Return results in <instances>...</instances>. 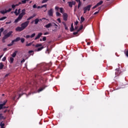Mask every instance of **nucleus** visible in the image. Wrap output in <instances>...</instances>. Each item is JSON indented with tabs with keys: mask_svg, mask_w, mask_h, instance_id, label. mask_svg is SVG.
Masks as SVG:
<instances>
[{
	"mask_svg": "<svg viewBox=\"0 0 128 128\" xmlns=\"http://www.w3.org/2000/svg\"><path fill=\"white\" fill-rule=\"evenodd\" d=\"M13 32H14L12 31H10L8 33V30L4 31L2 34H4V36L2 38V42H6V38H8Z\"/></svg>",
	"mask_w": 128,
	"mask_h": 128,
	"instance_id": "nucleus-1",
	"label": "nucleus"
},
{
	"mask_svg": "<svg viewBox=\"0 0 128 128\" xmlns=\"http://www.w3.org/2000/svg\"><path fill=\"white\" fill-rule=\"evenodd\" d=\"M120 74H122V71L119 70L118 69H116V72L115 73V74L116 76H120Z\"/></svg>",
	"mask_w": 128,
	"mask_h": 128,
	"instance_id": "nucleus-11",
	"label": "nucleus"
},
{
	"mask_svg": "<svg viewBox=\"0 0 128 128\" xmlns=\"http://www.w3.org/2000/svg\"><path fill=\"white\" fill-rule=\"evenodd\" d=\"M22 16H18L14 22V24H18V22L22 20Z\"/></svg>",
	"mask_w": 128,
	"mask_h": 128,
	"instance_id": "nucleus-9",
	"label": "nucleus"
},
{
	"mask_svg": "<svg viewBox=\"0 0 128 128\" xmlns=\"http://www.w3.org/2000/svg\"><path fill=\"white\" fill-rule=\"evenodd\" d=\"M6 56H4V57L2 58V62H6Z\"/></svg>",
	"mask_w": 128,
	"mask_h": 128,
	"instance_id": "nucleus-34",
	"label": "nucleus"
},
{
	"mask_svg": "<svg viewBox=\"0 0 128 128\" xmlns=\"http://www.w3.org/2000/svg\"><path fill=\"white\" fill-rule=\"evenodd\" d=\"M62 24H64V26H66V22H62Z\"/></svg>",
	"mask_w": 128,
	"mask_h": 128,
	"instance_id": "nucleus-61",
	"label": "nucleus"
},
{
	"mask_svg": "<svg viewBox=\"0 0 128 128\" xmlns=\"http://www.w3.org/2000/svg\"><path fill=\"white\" fill-rule=\"evenodd\" d=\"M34 36H36V33H34L31 36H30L31 38H34Z\"/></svg>",
	"mask_w": 128,
	"mask_h": 128,
	"instance_id": "nucleus-29",
	"label": "nucleus"
},
{
	"mask_svg": "<svg viewBox=\"0 0 128 128\" xmlns=\"http://www.w3.org/2000/svg\"><path fill=\"white\" fill-rule=\"evenodd\" d=\"M42 46V44H37L35 46V47L40 48V46Z\"/></svg>",
	"mask_w": 128,
	"mask_h": 128,
	"instance_id": "nucleus-30",
	"label": "nucleus"
},
{
	"mask_svg": "<svg viewBox=\"0 0 128 128\" xmlns=\"http://www.w3.org/2000/svg\"><path fill=\"white\" fill-rule=\"evenodd\" d=\"M74 24H71V28H70V32H74Z\"/></svg>",
	"mask_w": 128,
	"mask_h": 128,
	"instance_id": "nucleus-18",
	"label": "nucleus"
},
{
	"mask_svg": "<svg viewBox=\"0 0 128 128\" xmlns=\"http://www.w3.org/2000/svg\"><path fill=\"white\" fill-rule=\"evenodd\" d=\"M46 8V4L42 6L41 8Z\"/></svg>",
	"mask_w": 128,
	"mask_h": 128,
	"instance_id": "nucleus-46",
	"label": "nucleus"
},
{
	"mask_svg": "<svg viewBox=\"0 0 128 128\" xmlns=\"http://www.w3.org/2000/svg\"><path fill=\"white\" fill-rule=\"evenodd\" d=\"M16 32H22V30H24L22 27L21 26H18L16 28Z\"/></svg>",
	"mask_w": 128,
	"mask_h": 128,
	"instance_id": "nucleus-10",
	"label": "nucleus"
},
{
	"mask_svg": "<svg viewBox=\"0 0 128 128\" xmlns=\"http://www.w3.org/2000/svg\"><path fill=\"white\" fill-rule=\"evenodd\" d=\"M50 26H52V24L50 23H49L45 26V28H50Z\"/></svg>",
	"mask_w": 128,
	"mask_h": 128,
	"instance_id": "nucleus-17",
	"label": "nucleus"
},
{
	"mask_svg": "<svg viewBox=\"0 0 128 128\" xmlns=\"http://www.w3.org/2000/svg\"><path fill=\"white\" fill-rule=\"evenodd\" d=\"M82 6V2H80V0H78V8H80V7Z\"/></svg>",
	"mask_w": 128,
	"mask_h": 128,
	"instance_id": "nucleus-25",
	"label": "nucleus"
},
{
	"mask_svg": "<svg viewBox=\"0 0 128 128\" xmlns=\"http://www.w3.org/2000/svg\"><path fill=\"white\" fill-rule=\"evenodd\" d=\"M47 52H48V54H50V50L48 48L47 49Z\"/></svg>",
	"mask_w": 128,
	"mask_h": 128,
	"instance_id": "nucleus-63",
	"label": "nucleus"
},
{
	"mask_svg": "<svg viewBox=\"0 0 128 128\" xmlns=\"http://www.w3.org/2000/svg\"><path fill=\"white\" fill-rule=\"evenodd\" d=\"M14 58L13 57H10V64H12L14 62Z\"/></svg>",
	"mask_w": 128,
	"mask_h": 128,
	"instance_id": "nucleus-22",
	"label": "nucleus"
},
{
	"mask_svg": "<svg viewBox=\"0 0 128 128\" xmlns=\"http://www.w3.org/2000/svg\"><path fill=\"white\" fill-rule=\"evenodd\" d=\"M26 62V60L23 59L21 62V64H24V62Z\"/></svg>",
	"mask_w": 128,
	"mask_h": 128,
	"instance_id": "nucleus-47",
	"label": "nucleus"
},
{
	"mask_svg": "<svg viewBox=\"0 0 128 128\" xmlns=\"http://www.w3.org/2000/svg\"><path fill=\"white\" fill-rule=\"evenodd\" d=\"M26 0H24L22 1L21 4H26Z\"/></svg>",
	"mask_w": 128,
	"mask_h": 128,
	"instance_id": "nucleus-42",
	"label": "nucleus"
},
{
	"mask_svg": "<svg viewBox=\"0 0 128 128\" xmlns=\"http://www.w3.org/2000/svg\"><path fill=\"white\" fill-rule=\"evenodd\" d=\"M46 34H48V32H46L44 34V36H46Z\"/></svg>",
	"mask_w": 128,
	"mask_h": 128,
	"instance_id": "nucleus-62",
	"label": "nucleus"
},
{
	"mask_svg": "<svg viewBox=\"0 0 128 128\" xmlns=\"http://www.w3.org/2000/svg\"><path fill=\"white\" fill-rule=\"evenodd\" d=\"M12 10V8H10L8 10H4L0 11V14H6V12H10Z\"/></svg>",
	"mask_w": 128,
	"mask_h": 128,
	"instance_id": "nucleus-5",
	"label": "nucleus"
},
{
	"mask_svg": "<svg viewBox=\"0 0 128 128\" xmlns=\"http://www.w3.org/2000/svg\"><path fill=\"white\" fill-rule=\"evenodd\" d=\"M42 36V32L39 33L38 34L37 36H36L34 40H38V38H40V36Z\"/></svg>",
	"mask_w": 128,
	"mask_h": 128,
	"instance_id": "nucleus-12",
	"label": "nucleus"
},
{
	"mask_svg": "<svg viewBox=\"0 0 128 128\" xmlns=\"http://www.w3.org/2000/svg\"><path fill=\"white\" fill-rule=\"evenodd\" d=\"M46 88V86H43L42 87L40 88L38 90V92H42V90H44V88Z\"/></svg>",
	"mask_w": 128,
	"mask_h": 128,
	"instance_id": "nucleus-13",
	"label": "nucleus"
},
{
	"mask_svg": "<svg viewBox=\"0 0 128 128\" xmlns=\"http://www.w3.org/2000/svg\"><path fill=\"white\" fill-rule=\"evenodd\" d=\"M43 48H44V46H42L40 48H38L36 51L40 52V50H43Z\"/></svg>",
	"mask_w": 128,
	"mask_h": 128,
	"instance_id": "nucleus-26",
	"label": "nucleus"
},
{
	"mask_svg": "<svg viewBox=\"0 0 128 128\" xmlns=\"http://www.w3.org/2000/svg\"><path fill=\"white\" fill-rule=\"evenodd\" d=\"M72 4L73 6H75V5H76V2H74V1H72Z\"/></svg>",
	"mask_w": 128,
	"mask_h": 128,
	"instance_id": "nucleus-49",
	"label": "nucleus"
},
{
	"mask_svg": "<svg viewBox=\"0 0 128 128\" xmlns=\"http://www.w3.org/2000/svg\"><path fill=\"white\" fill-rule=\"evenodd\" d=\"M20 4H22V2H19V3L18 4H12V8H16V6H20Z\"/></svg>",
	"mask_w": 128,
	"mask_h": 128,
	"instance_id": "nucleus-15",
	"label": "nucleus"
},
{
	"mask_svg": "<svg viewBox=\"0 0 128 128\" xmlns=\"http://www.w3.org/2000/svg\"><path fill=\"white\" fill-rule=\"evenodd\" d=\"M18 54V51H15L12 54L11 56L12 58H16V54Z\"/></svg>",
	"mask_w": 128,
	"mask_h": 128,
	"instance_id": "nucleus-16",
	"label": "nucleus"
},
{
	"mask_svg": "<svg viewBox=\"0 0 128 128\" xmlns=\"http://www.w3.org/2000/svg\"><path fill=\"white\" fill-rule=\"evenodd\" d=\"M20 40L22 44H24L25 40L24 38H20Z\"/></svg>",
	"mask_w": 128,
	"mask_h": 128,
	"instance_id": "nucleus-28",
	"label": "nucleus"
},
{
	"mask_svg": "<svg viewBox=\"0 0 128 128\" xmlns=\"http://www.w3.org/2000/svg\"><path fill=\"white\" fill-rule=\"evenodd\" d=\"M64 26V28L66 30H68V26Z\"/></svg>",
	"mask_w": 128,
	"mask_h": 128,
	"instance_id": "nucleus-57",
	"label": "nucleus"
},
{
	"mask_svg": "<svg viewBox=\"0 0 128 128\" xmlns=\"http://www.w3.org/2000/svg\"><path fill=\"white\" fill-rule=\"evenodd\" d=\"M80 20H81L80 22V24H82V22H84V20H85L84 18V16H81Z\"/></svg>",
	"mask_w": 128,
	"mask_h": 128,
	"instance_id": "nucleus-20",
	"label": "nucleus"
},
{
	"mask_svg": "<svg viewBox=\"0 0 128 128\" xmlns=\"http://www.w3.org/2000/svg\"><path fill=\"white\" fill-rule=\"evenodd\" d=\"M26 38H30V35H27L26 36Z\"/></svg>",
	"mask_w": 128,
	"mask_h": 128,
	"instance_id": "nucleus-51",
	"label": "nucleus"
},
{
	"mask_svg": "<svg viewBox=\"0 0 128 128\" xmlns=\"http://www.w3.org/2000/svg\"><path fill=\"white\" fill-rule=\"evenodd\" d=\"M30 24V21H26L21 24V26L23 28V30H24Z\"/></svg>",
	"mask_w": 128,
	"mask_h": 128,
	"instance_id": "nucleus-4",
	"label": "nucleus"
},
{
	"mask_svg": "<svg viewBox=\"0 0 128 128\" xmlns=\"http://www.w3.org/2000/svg\"><path fill=\"white\" fill-rule=\"evenodd\" d=\"M58 22H60V23L62 22V21L60 20V19L58 18Z\"/></svg>",
	"mask_w": 128,
	"mask_h": 128,
	"instance_id": "nucleus-64",
	"label": "nucleus"
},
{
	"mask_svg": "<svg viewBox=\"0 0 128 128\" xmlns=\"http://www.w3.org/2000/svg\"><path fill=\"white\" fill-rule=\"evenodd\" d=\"M16 98V94L15 96L13 97L12 98L13 100H15Z\"/></svg>",
	"mask_w": 128,
	"mask_h": 128,
	"instance_id": "nucleus-48",
	"label": "nucleus"
},
{
	"mask_svg": "<svg viewBox=\"0 0 128 128\" xmlns=\"http://www.w3.org/2000/svg\"><path fill=\"white\" fill-rule=\"evenodd\" d=\"M32 52H34V51L33 50H29L28 51V54H32Z\"/></svg>",
	"mask_w": 128,
	"mask_h": 128,
	"instance_id": "nucleus-54",
	"label": "nucleus"
},
{
	"mask_svg": "<svg viewBox=\"0 0 128 128\" xmlns=\"http://www.w3.org/2000/svg\"><path fill=\"white\" fill-rule=\"evenodd\" d=\"M60 8H59L58 6H56L55 7V10H60Z\"/></svg>",
	"mask_w": 128,
	"mask_h": 128,
	"instance_id": "nucleus-43",
	"label": "nucleus"
},
{
	"mask_svg": "<svg viewBox=\"0 0 128 128\" xmlns=\"http://www.w3.org/2000/svg\"><path fill=\"white\" fill-rule=\"evenodd\" d=\"M15 42H16V40H14L12 41V43L11 44H14V43Z\"/></svg>",
	"mask_w": 128,
	"mask_h": 128,
	"instance_id": "nucleus-59",
	"label": "nucleus"
},
{
	"mask_svg": "<svg viewBox=\"0 0 128 128\" xmlns=\"http://www.w3.org/2000/svg\"><path fill=\"white\" fill-rule=\"evenodd\" d=\"M0 120H4V116H2V114H0Z\"/></svg>",
	"mask_w": 128,
	"mask_h": 128,
	"instance_id": "nucleus-38",
	"label": "nucleus"
},
{
	"mask_svg": "<svg viewBox=\"0 0 128 128\" xmlns=\"http://www.w3.org/2000/svg\"><path fill=\"white\" fill-rule=\"evenodd\" d=\"M33 8H36V4H34L33 6Z\"/></svg>",
	"mask_w": 128,
	"mask_h": 128,
	"instance_id": "nucleus-55",
	"label": "nucleus"
},
{
	"mask_svg": "<svg viewBox=\"0 0 128 128\" xmlns=\"http://www.w3.org/2000/svg\"><path fill=\"white\" fill-rule=\"evenodd\" d=\"M27 90H28V88L26 87V86H24V87H20V90L18 92H16V94L19 96L17 100H18L24 94V93L21 94L20 92H26Z\"/></svg>",
	"mask_w": 128,
	"mask_h": 128,
	"instance_id": "nucleus-3",
	"label": "nucleus"
},
{
	"mask_svg": "<svg viewBox=\"0 0 128 128\" xmlns=\"http://www.w3.org/2000/svg\"><path fill=\"white\" fill-rule=\"evenodd\" d=\"M4 65L2 62L0 63V70H2L4 68Z\"/></svg>",
	"mask_w": 128,
	"mask_h": 128,
	"instance_id": "nucleus-23",
	"label": "nucleus"
},
{
	"mask_svg": "<svg viewBox=\"0 0 128 128\" xmlns=\"http://www.w3.org/2000/svg\"><path fill=\"white\" fill-rule=\"evenodd\" d=\"M78 21L76 20L75 22H74V25L75 26H78Z\"/></svg>",
	"mask_w": 128,
	"mask_h": 128,
	"instance_id": "nucleus-45",
	"label": "nucleus"
},
{
	"mask_svg": "<svg viewBox=\"0 0 128 128\" xmlns=\"http://www.w3.org/2000/svg\"><path fill=\"white\" fill-rule=\"evenodd\" d=\"M48 0H43L42 1V4H44V3L46 2H48Z\"/></svg>",
	"mask_w": 128,
	"mask_h": 128,
	"instance_id": "nucleus-44",
	"label": "nucleus"
},
{
	"mask_svg": "<svg viewBox=\"0 0 128 128\" xmlns=\"http://www.w3.org/2000/svg\"><path fill=\"white\" fill-rule=\"evenodd\" d=\"M82 28H84V26L82 25H81L80 27L78 30V32H80V30H82Z\"/></svg>",
	"mask_w": 128,
	"mask_h": 128,
	"instance_id": "nucleus-27",
	"label": "nucleus"
},
{
	"mask_svg": "<svg viewBox=\"0 0 128 128\" xmlns=\"http://www.w3.org/2000/svg\"><path fill=\"white\" fill-rule=\"evenodd\" d=\"M15 42H20V37H18L17 38H16L15 40Z\"/></svg>",
	"mask_w": 128,
	"mask_h": 128,
	"instance_id": "nucleus-24",
	"label": "nucleus"
},
{
	"mask_svg": "<svg viewBox=\"0 0 128 128\" xmlns=\"http://www.w3.org/2000/svg\"><path fill=\"white\" fill-rule=\"evenodd\" d=\"M61 14H63V16H68V14L64 12V8H60Z\"/></svg>",
	"mask_w": 128,
	"mask_h": 128,
	"instance_id": "nucleus-8",
	"label": "nucleus"
},
{
	"mask_svg": "<svg viewBox=\"0 0 128 128\" xmlns=\"http://www.w3.org/2000/svg\"><path fill=\"white\" fill-rule=\"evenodd\" d=\"M90 8H92V5H88L86 6L85 8H84V14H86V10H90Z\"/></svg>",
	"mask_w": 128,
	"mask_h": 128,
	"instance_id": "nucleus-6",
	"label": "nucleus"
},
{
	"mask_svg": "<svg viewBox=\"0 0 128 128\" xmlns=\"http://www.w3.org/2000/svg\"><path fill=\"white\" fill-rule=\"evenodd\" d=\"M56 16H60V14L59 12H56Z\"/></svg>",
	"mask_w": 128,
	"mask_h": 128,
	"instance_id": "nucleus-35",
	"label": "nucleus"
},
{
	"mask_svg": "<svg viewBox=\"0 0 128 128\" xmlns=\"http://www.w3.org/2000/svg\"><path fill=\"white\" fill-rule=\"evenodd\" d=\"M12 46V43L8 44V46Z\"/></svg>",
	"mask_w": 128,
	"mask_h": 128,
	"instance_id": "nucleus-56",
	"label": "nucleus"
},
{
	"mask_svg": "<svg viewBox=\"0 0 128 128\" xmlns=\"http://www.w3.org/2000/svg\"><path fill=\"white\" fill-rule=\"evenodd\" d=\"M48 14L50 16H52L54 14V9L51 8L48 11Z\"/></svg>",
	"mask_w": 128,
	"mask_h": 128,
	"instance_id": "nucleus-7",
	"label": "nucleus"
},
{
	"mask_svg": "<svg viewBox=\"0 0 128 128\" xmlns=\"http://www.w3.org/2000/svg\"><path fill=\"white\" fill-rule=\"evenodd\" d=\"M6 24H12V21H10V22H6Z\"/></svg>",
	"mask_w": 128,
	"mask_h": 128,
	"instance_id": "nucleus-52",
	"label": "nucleus"
},
{
	"mask_svg": "<svg viewBox=\"0 0 128 128\" xmlns=\"http://www.w3.org/2000/svg\"><path fill=\"white\" fill-rule=\"evenodd\" d=\"M3 108H4V106L2 104H0V108L1 110H2Z\"/></svg>",
	"mask_w": 128,
	"mask_h": 128,
	"instance_id": "nucleus-50",
	"label": "nucleus"
},
{
	"mask_svg": "<svg viewBox=\"0 0 128 128\" xmlns=\"http://www.w3.org/2000/svg\"><path fill=\"white\" fill-rule=\"evenodd\" d=\"M98 8V6H96V5L95 6H94L92 8V10H94V8Z\"/></svg>",
	"mask_w": 128,
	"mask_h": 128,
	"instance_id": "nucleus-60",
	"label": "nucleus"
},
{
	"mask_svg": "<svg viewBox=\"0 0 128 128\" xmlns=\"http://www.w3.org/2000/svg\"><path fill=\"white\" fill-rule=\"evenodd\" d=\"M0 126L1 127L4 128V124L2 122H1L0 124Z\"/></svg>",
	"mask_w": 128,
	"mask_h": 128,
	"instance_id": "nucleus-39",
	"label": "nucleus"
},
{
	"mask_svg": "<svg viewBox=\"0 0 128 128\" xmlns=\"http://www.w3.org/2000/svg\"><path fill=\"white\" fill-rule=\"evenodd\" d=\"M6 102H8V101L6 100L5 102H4L3 104H1L2 105V106H6Z\"/></svg>",
	"mask_w": 128,
	"mask_h": 128,
	"instance_id": "nucleus-33",
	"label": "nucleus"
},
{
	"mask_svg": "<svg viewBox=\"0 0 128 128\" xmlns=\"http://www.w3.org/2000/svg\"><path fill=\"white\" fill-rule=\"evenodd\" d=\"M14 14H15L16 16H18L20 14L19 16H24L26 14V10L24 9L22 10L20 8H19L18 10L16 9Z\"/></svg>",
	"mask_w": 128,
	"mask_h": 128,
	"instance_id": "nucleus-2",
	"label": "nucleus"
},
{
	"mask_svg": "<svg viewBox=\"0 0 128 128\" xmlns=\"http://www.w3.org/2000/svg\"><path fill=\"white\" fill-rule=\"evenodd\" d=\"M40 20L42 22V19H38V18H36L34 20V24H38V22Z\"/></svg>",
	"mask_w": 128,
	"mask_h": 128,
	"instance_id": "nucleus-14",
	"label": "nucleus"
},
{
	"mask_svg": "<svg viewBox=\"0 0 128 128\" xmlns=\"http://www.w3.org/2000/svg\"><path fill=\"white\" fill-rule=\"evenodd\" d=\"M104 2L102 0H100L99 2H98L96 5L97 6H100Z\"/></svg>",
	"mask_w": 128,
	"mask_h": 128,
	"instance_id": "nucleus-19",
	"label": "nucleus"
},
{
	"mask_svg": "<svg viewBox=\"0 0 128 128\" xmlns=\"http://www.w3.org/2000/svg\"><path fill=\"white\" fill-rule=\"evenodd\" d=\"M63 20L66 21L68 20V16H64Z\"/></svg>",
	"mask_w": 128,
	"mask_h": 128,
	"instance_id": "nucleus-37",
	"label": "nucleus"
},
{
	"mask_svg": "<svg viewBox=\"0 0 128 128\" xmlns=\"http://www.w3.org/2000/svg\"><path fill=\"white\" fill-rule=\"evenodd\" d=\"M4 108H8V106H4L2 110H4Z\"/></svg>",
	"mask_w": 128,
	"mask_h": 128,
	"instance_id": "nucleus-58",
	"label": "nucleus"
},
{
	"mask_svg": "<svg viewBox=\"0 0 128 128\" xmlns=\"http://www.w3.org/2000/svg\"><path fill=\"white\" fill-rule=\"evenodd\" d=\"M32 42H30L28 44H26V46H32Z\"/></svg>",
	"mask_w": 128,
	"mask_h": 128,
	"instance_id": "nucleus-31",
	"label": "nucleus"
},
{
	"mask_svg": "<svg viewBox=\"0 0 128 128\" xmlns=\"http://www.w3.org/2000/svg\"><path fill=\"white\" fill-rule=\"evenodd\" d=\"M4 28H2L0 29V32H4Z\"/></svg>",
	"mask_w": 128,
	"mask_h": 128,
	"instance_id": "nucleus-41",
	"label": "nucleus"
},
{
	"mask_svg": "<svg viewBox=\"0 0 128 128\" xmlns=\"http://www.w3.org/2000/svg\"><path fill=\"white\" fill-rule=\"evenodd\" d=\"M68 6H70V8H72V2H68Z\"/></svg>",
	"mask_w": 128,
	"mask_h": 128,
	"instance_id": "nucleus-21",
	"label": "nucleus"
},
{
	"mask_svg": "<svg viewBox=\"0 0 128 128\" xmlns=\"http://www.w3.org/2000/svg\"><path fill=\"white\" fill-rule=\"evenodd\" d=\"M78 32H74V33H73V34H74V36H76V34H78Z\"/></svg>",
	"mask_w": 128,
	"mask_h": 128,
	"instance_id": "nucleus-53",
	"label": "nucleus"
},
{
	"mask_svg": "<svg viewBox=\"0 0 128 128\" xmlns=\"http://www.w3.org/2000/svg\"><path fill=\"white\" fill-rule=\"evenodd\" d=\"M6 16H4L1 18H0V20H6Z\"/></svg>",
	"mask_w": 128,
	"mask_h": 128,
	"instance_id": "nucleus-32",
	"label": "nucleus"
},
{
	"mask_svg": "<svg viewBox=\"0 0 128 128\" xmlns=\"http://www.w3.org/2000/svg\"><path fill=\"white\" fill-rule=\"evenodd\" d=\"M42 40L44 42H46V37L44 36L43 38H42Z\"/></svg>",
	"mask_w": 128,
	"mask_h": 128,
	"instance_id": "nucleus-40",
	"label": "nucleus"
},
{
	"mask_svg": "<svg viewBox=\"0 0 128 128\" xmlns=\"http://www.w3.org/2000/svg\"><path fill=\"white\" fill-rule=\"evenodd\" d=\"M34 18V16H30L29 17L28 19H27V22H28L30 20H32V18Z\"/></svg>",
	"mask_w": 128,
	"mask_h": 128,
	"instance_id": "nucleus-36",
	"label": "nucleus"
}]
</instances>
